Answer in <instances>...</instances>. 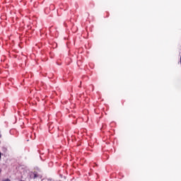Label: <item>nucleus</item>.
Segmentation results:
<instances>
[{
	"label": "nucleus",
	"instance_id": "obj_2",
	"mask_svg": "<svg viewBox=\"0 0 181 181\" xmlns=\"http://www.w3.org/2000/svg\"><path fill=\"white\" fill-rule=\"evenodd\" d=\"M0 159H1V153H0Z\"/></svg>",
	"mask_w": 181,
	"mask_h": 181
},
{
	"label": "nucleus",
	"instance_id": "obj_3",
	"mask_svg": "<svg viewBox=\"0 0 181 181\" xmlns=\"http://www.w3.org/2000/svg\"><path fill=\"white\" fill-rule=\"evenodd\" d=\"M0 138H1V134H0Z\"/></svg>",
	"mask_w": 181,
	"mask_h": 181
},
{
	"label": "nucleus",
	"instance_id": "obj_1",
	"mask_svg": "<svg viewBox=\"0 0 181 181\" xmlns=\"http://www.w3.org/2000/svg\"><path fill=\"white\" fill-rule=\"evenodd\" d=\"M36 177H37V174L35 173L34 174V179H36Z\"/></svg>",
	"mask_w": 181,
	"mask_h": 181
}]
</instances>
